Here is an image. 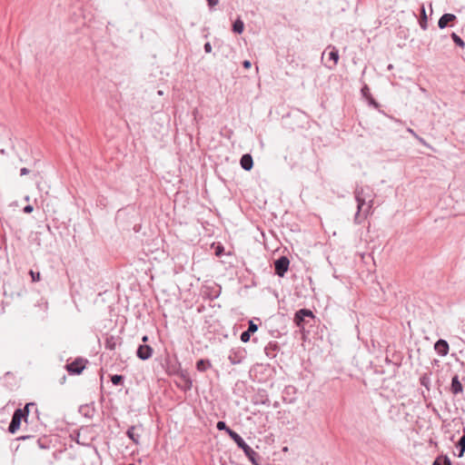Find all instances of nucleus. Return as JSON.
Wrapping results in <instances>:
<instances>
[{
    "label": "nucleus",
    "mask_w": 465,
    "mask_h": 465,
    "mask_svg": "<svg viewBox=\"0 0 465 465\" xmlns=\"http://www.w3.org/2000/svg\"><path fill=\"white\" fill-rule=\"evenodd\" d=\"M257 330L258 325L252 320H250L248 322V329L241 334V341L242 342H248L251 339V335L256 332Z\"/></svg>",
    "instance_id": "10"
},
{
    "label": "nucleus",
    "mask_w": 465,
    "mask_h": 465,
    "mask_svg": "<svg viewBox=\"0 0 465 465\" xmlns=\"http://www.w3.org/2000/svg\"><path fill=\"white\" fill-rule=\"evenodd\" d=\"M29 170L25 167H23L20 169V175L23 176V175H26L29 173Z\"/></svg>",
    "instance_id": "41"
},
{
    "label": "nucleus",
    "mask_w": 465,
    "mask_h": 465,
    "mask_svg": "<svg viewBox=\"0 0 465 465\" xmlns=\"http://www.w3.org/2000/svg\"><path fill=\"white\" fill-rule=\"evenodd\" d=\"M2 144H0V154L5 153V147H13L11 141V133L8 130H4L2 134Z\"/></svg>",
    "instance_id": "11"
},
{
    "label": "nucleus",
    "mask_w": 465,
    "mask_h": 465,
    "mask_svg": "<svg viewBox=\"0 0 465 465\" xmlns=\"http://www.w3.org/2000/svg\"><path fill=\"white\" fill-rule=\"evenodd\" d=\"M434 349L440 356H446L449 353L450 347L445 340L440 339L435 342Z\"/></svg>",
    "instance_id": "12"
},
{
    "label": "nucleus",
    "mask_w": 465,
    "mask_h": 465,
    "mask_svg": "<svg viewBox=\"0 0 465 465\" xmlns=\"http://www.w3.org/2000/svg\"><path fill=\"white\" fill-rule=\"evenodd\" d=\"M31 407H35V403L29 402L26 403L24 409H16L12 416L11 422L8 426V431L12 434H15L20 428L22 420L27 422L29 409Z\"/></svg>",
    "instance_id": "2"
},
{
    "label": "nucleus",
    "mask_w": 465,
    "mask_h": 465,
    "mask_svg": "<svg viewBox=\"0 0 465 465\" xmlns=\"http://www.w3.org/2000/svg\"><path fill=\"white\" fill-rule=\"evenodd\" d=\"M450 391L455 395L463 391V385L461 384L458 375H454L451 379Z\"/></svg>",
    "instance_id": "13"
},
{
    "label": "nucleus",
    "mask_w": 465,
    "mask_h": 465,
    "mask_svg": "<svg viewBox=\"0 0 465 465\" xmlns=\"http://www.w3.org/2000/svg\"><path fill=\"white\" fill-rule=\"evenodd\" d=\"M297 389L293 385L285 386L282 391V401L285 403H293L296 401Z\"/></svg>",
    "instance_id": "8"
},
{
    "label": "nucleus",
    "mask_w": 465,
    "mask_h": 465,
    "mask_svg": "<svg viewBox=\"0 0 465 465\" xmlns=\"http://www.w3.org/2000/svg\"><path fill=\"white\" fill-rule=\"evenodd\" d=\"M212 367L209 360L201 359L196 362V369L198 371L203 372Z\"/></svg>",
    "instance_id": "21"
},
{
    "label": "nucleus",
    "mask_w": 465,
    "mask_h": 465,
    "mask_svg": "<svg viewBox=\"0 0 465 465\" xmlns=\"http://www.w3.org/2000/svg\"><path fill=\"white\" fill-rule=\"evenodd\" d=\"M242 66L245 68V69H250L251 66H252V63L249 61V60H245L243 61L242 63Z\"/></svg>",
    "instance_id": "39"
},
{
    "label": "nucleus",
    "mask_w": 465,
    "mask_h": 465,
    "mask_svg": "<svg viewBox=\"0 0 465 465\" xmlns=\"http://www.w3.org/2000/svg\"><path fill=\"white\" fill-rule=\"evenodd\" d=\"M153 352V350L150 345L140 344L136 351V356L142 361H146L152 357Z\"/></svg>",
    "instance_id": "9"
},
{
    "label": "nucleus",
    "mask_w": 465,
    "mask_h": 465,
    "mask_svg": "<svg viewBox=\"0 0 465 465\" xmlns=\"http://www.w3.org/2000/svg\"><path fill=\"white\" fill-rule=\"evenodd\" d=\"M87 362V360H84L83 358H76L71 363H67L65 365V369L71 375H79L85 369V364Z\"/></svg>",
    "instance_id": "6"
},
{
    "label": "nucleus",
    "mask_w": 465,
    "mask_h": 465,
    "mask_svg": "<svg viewBox=\"0 0 465 465\" xmlns=\"http://www.w3.org/2000/svg\"><path fill=\"white\" fill-rule=\"evenodd\" d=\"M416 139H417V140H418L421 144H424V145H426V144H427V143H426V142H425V140H424L422 137L419 136V138H416Z\"/></svg>",
    "instance_id": "43"
},
{
    "label": "nucleus",
    "mask_w": 465,
    "mask_h": 465,
    "mask_svg": "<svg viewBox=\"0 0 465 465\" xmlns=\"http://www.w3.org/2000/svg\"><path fill=\"white\" fill-rule=\"evenodd\" d=\"M246 357V351L242 348H233L230 351L228 360L232 365L240 364Z\"/></svg>",
    "instance_id": "7"
},
{
    "label": "nucleus",
    "mask_w": 465,
    "mask_h": 465,
    "mask_svg": "<svg viewBox=\"0 0 465 465\" xmlns=\"http://www.w3.org/2000/svg\"><path fill=\"white\" fill-rule=\"evenodd\" d=\"M457 448L459 449V457H462L465 452V434L459 440Z\"/></svg>",
    "instance_id": "27"
},
{
    "label": "nucleus",
    "mask_w": 465,
    "mask_h": 465,
    "mask_svg": "<svg viewBox=\"0 0 465 465\" xmlns=\"http://www.w3.org/2000/svg\"><path fill=\"white\" fill-rule=\"evenodd\" d=\"M158 94L162 95L163 94V91H158Z\"/></svg>",
    "instance_id": "46"
},
{
    "label": "nucleus",
    "mask_w": 465,
    "mask_h": 465,
    "mask_svg": "<svg viewBox=\"0 0 465 465\" xmlns=\"http://www.w3.org/2000/svg\"><path fill=\"white\" fill-rule=\"evenodd\" d=\"M137 430L136 426H131L126 431V434L130 440H133L134 444H139L140 440V434L136 433L135 430Z\"/></svg>",
    "instance_id": "18"
},
{
    "label": "nucleus",
    "mask_w": 465,
    "mask_h": 465,
    "mask_svg": "<svg viewBox=\"0 0 465 465\" xmlns=\"http://www.w3.org/2000/svg\"><path fill=\"white\" fill-rule=\"evenodd\" d=\"M241 167L245 171L252 170L253 166V160L251 154L245 153L241 157L240 160Z\"/></svg>",
    "instance_id": "14"
},
{
    "label": "nucleus",
    "mask_w": 465,
    "mask_h": 465,
    "mask_svg": "<svg viewBox=\"0 0 465 465\" xmlns=\"http://www.w3.org/2000/svg\"><path fill=\"white\" fill-rule=\"evenodd\" d=\"M451 38L453 42L460 47H464L465 43L464 41L455 33L451 34Z\"/></svg>",
    "instance_id": "29"
},
{
    "label": "nucleus",
    "mask_w": 465,
    "mask_h": 465,
    "mask_svg": "<svg viewBox=\"0 0 465 465\" xmlns=\"http://www.w3.org/2000/svg\"><path fill=\"white\" fill-rule=\"evenodd\" d=\"M111 381L114 385H123L124 381V376L121 374H114L111 376Z\"/></svg>",
    "instance_id": "26"
},
{
    "label": "nucleus",
    "mask_w": 465,
    "mask_h": 465,
    "mask_svg": "<svg viewBox=\"0 0 465 465\" xmlns=\"http://www.w3.org/2000/svg\"><path fill=\"white\" fill-rule=\"evenodd\" d=\"M192 386H193V381H192L191 378L184 381V390L185 391L191 390Z\"/></svg>",
    "instance_id": "33"
},
{
    "label": "nucleus",
    "mask_w": 465,
    "mask_h": 465,
    "mask_svg": "<svg viewBox=\"0 0 465 465\" xmlns=\"http://www.w3.org/2000/svg\"><path fill=\"white\" fill-rule=\"evenodd\" d=\"M278 349L279 345L277 342H270L264 349L265 354L271 359L275 358Z\"/></svg>",
    "instance_id": "17"
},
{
    "label": "nucleus",
    "mask_w": 465,
    "mask_h": 465,
    "mask_svg": "<svg viewBox=\"0 0 465 465\" xmlns=\"http://www.w3.org/2000/svg\"><path fill=\"white\" fill-rule=\"evenodd\" d=\"M374 193L366 186H357L354 191V198L357 202V212L354 215V223L361 224L373 213Z\"/></svg>",
    "instance_id": "1"
},
{
    "label": "nucleus",
    "mask_w": 465,
    "mask_h": 465,
    "mask_svg": "<svg viewBox=\"0 0 465 465\" xmlns=\"http://www.w3.org/2000/svg\"><path fill=\"white\" fill-rule=\"evenodd\" d=\"M324 56H327L325 66L330 70L334 69L340 58L338 49L335 46L329 45L322 53V58L323 59Z\"/></svg>",
    "instance_id": "5"
},
{
    "label": "nucleus",
    "mask_w": 465,
    "mask_h": 465,
    "mask_svg": "<svg viewBox=\"0 0 465 465\" xmlns=\"http://www.w3.org/2000/svg\"><path fill=\"white\" fill-rule=\"evenodd\" d=\"M361 93L362 97H364L365 99H368V97L371 94V90L366 84L361 87Z\"/></svg>",
    "instance_id": "30"
},
{
    "label": "nucleus",
    "mask_w": 465,
    "mask_h": 465,
    "mask_svg": "<svg viewBox=\"0 0 465 465\" xmlns=\"http://www.w3.org/2000/svg\"><path fill=\"white\" fill-rule=\"evenodd\" d=\"M273 262H290V261H289V259L286 256H281L278 259L274 260Z\"/></svg>",
    "instance_id": "42"
},
{
    "label": "nucleus",
    "mask_w": 465,
    "mask_h": 465,
    "mask_svg": "<svg viewBox=\"0 0 465 465\" xmlns=\"http://www.w3.org/2000/svg\"><path fill=\"white\" fill-rule=\"evenodd\" d=\"M289 264L290 263H274V265H275V274H277L279 277H283L284 274L289 270Z\"/></svg>",
    "instance_id": "20"
},
{
    "label": "nucleus",
    "mask_w": 465,
    "mask_h": 465,
    "mask_svg": "<svg viewBox=\"0 0 465 465\" xmlns=\"http://www.w3.org/2000/svg\"><path fill=\"white\" fill-rule=\"evenodd\" d=\"M206 1H207L208 5L210 7L215 6L218 4V2H219V0H206Z\"/></svg>",
    "instance_id": "38"
},
{
    "label": "nucleus",
    "mask_w": 465,
    "mask_h": 465,
    "mask_svg": "<svg viewBox=\"0 0 465 465\" xmlns=\"http://www.w3.org/2000/svg\"><path fill=\"white\" fill-rule=\"evenodd\" d=\"M142 341H143V342H146V341H148V336H147V335L143 336V338H142Z\"/></svg>",
    "instance_id": "44"
},
{
    "label": "nucleus",
    "mask_w": 465,
    "mask_h": 465,
    "mask_svg": "<svg viewBox=\"0 0 465 465\" xmlns=\"http://www.w3.org/2000/svg\"><path fill=\"white\" fill-rule=\"evenodd\" d=\"M244 30V24L243 22L238 18L234 21L232 25V31L236 34H242Z\"/></svg>",
    "instance_id": "24"
},
{
    "label": "nucleus",
    "mask_w": 465,
    "mask_h": 465,
    "mask_svg": "<svg viewBox=\"0 0 465 465\" xmlns=\"http://www.w3.org/2000/svg\"><path fill=\"white\" fill-rule=\"evenodd\" d=\"M212 248L214 250V253L218 257H221L224 253V247L220 243H218L217 245L213 243L212 245Z\"/></svg>",
    "instance_id": "28"
},
{
    "label": "nucleus",
    "mask_w": 465,
    "mask_h": 465,
    "mask_svg": "<svg viewBox=\"0 0 465 465\" xmlns=\"http://www.w3.org/2000/svg\"><path fill=\"white\" fill-rule=\"evenodd\" d=\"M216 428L218 430H224L231 439H232V436H235L237 434V432H235L234 430H232V429H230L225 421H223V420H219L217 423H216Z\"/></svg>",
    "instance_id": "19"
},
{
    "label": "nucleus",
    "mask_w": 465,
    "mask_h": 465,
    "mask_svg": "<svg viewBox=\"0 0 465 465\" xmlns=\"http://www.w3.org/2000/svg\"><path fill=\"white\" fill-rule=\"evenodd\" d=\"M33 210H34V207L30 204L25 206L23 209L24 213H30L33 212Z\"/></svg>",
    "instance_id": "37"
},
{
    "label": "nucleus",
    "mask_w": 465,
    "mask_h": 465,
    "mask_svg": "<svg viewBox=\"0 0 465 465\" xmlns=\"http://www.w3.org/2000/svg\"><path fill=\"white\" fill-rule=\"evenodd\" d=\"M117 341H118V338H116L114 336L107 337L105 339V342H104L105 348L108 350H111V351L114 350L117 345Z\"/></svg>",
    "instance_id": "22"
},
{
    "label": "nucleus",
    "mask_w": 465,
    "mask_h": 465,
    "mask_svg": "<svg viewBox=\"0 0 465 465\" xmlns=\"http://www.w3.org/2000/svg\"><path fill=\"white\" fill-rule=\"evenodd\" d=\"M315 316L313 312L309 309H301L294 314L293 322L297 327L301 330H304L306 325L312 326Z\"/></svg>",
    "instance_id": "4"
},
{
    "label": "nucleus",
    "mask_w": 465,
    "mask_h": 465,
    "mask_svg": "<svg viewBox=\"0 0 465 465\" xmlns=\"http://www.w3.org/2000/svg\"><path fill=\"white\" fill-rule=\"evenodd\" d=\"M430 377H431V371H429L427 372H424L420 377V383L425 387L427 391H430Z\"/></svg>",
    "instance_id": "16"
},
{
    "label": "nucleus",
    "mask_w": 465,
    "mask_h": 465,
    "mask_svg": "<svg viewBox=\"0 0 465 465\" xmlns=\"http://www.w3.org/2000/svg\"><path fill=\"white\" fill-rule=\"evenodd\" d=\"M183 270V265H181V264L175 265L173 268V272L175 275H178Z\"/></svg>",
    "instance_id": "34"
},
{
    "label": "nucleus",
    "mask_w": 465,
    "mask_h": 465,
    "mask_svg": "<svg viewBox=\"0 0 465 465\" xmlns=\"http://www.w3.org/2000/svg\"><path fill=\"white\" fill-rule=\"evenodd\" d=\"M128 465H134V463L128 464Z\"/></svg>",
    "instance_id": "47"
},
{
    "label": "nucleus",
    "mask_w": 465,
    "mask_h": 465,
    "mask_svg": "<svg viewBox=\"0 0 465 465\" xmlns=\"http://www.w3.org/2000/svg\"><path fill=\"white\" fill-rule=\"evenodd\" d=\"M180 377L183 379V381L190 379L189 373L186 371H182L180 373Z\"/></svg>",
    "instance_id": "35"
},
{
    "label": "nucleus",
    "mask_w": 465,
    "mask_h": 465,
    "mask_svg": "<svg viewBox=\"0 0 465 465\" xmlns=\"http://www.w3.org/2000/svg\"><path fill=\"white\" fill-rule=\"evenodd\" d=\"M232 440L236 443L237 447L244 452L252 465H261L258 461L260 459L259 454L254 451L238 433L232 436Z\"/></svg>",
    "instance_id": "3"
},
{
    "label": "nucleus",
    "mask_w": 465,
    "mask_h": 465,
    "mask_svg": "<svg viewBox=\"0 0 465 465\" xmlns=\"http://www.w3.org/2000/svg\"><path fill=\"white\" fill-rule=\"evenodd\" d=\"M29 274H30V275H31V277H32V282H38V281H40V272H34L33 270H30V271H29Z\"/></svg>",
    "instance_id": "31"
},
{
    "label": "nucleus",
    "mask_w": 465,
    "mask_h": 465,
    "mask_svg": "<svg viewBox=\"0 0 465 465\" xmlns=\"http://www.w3.org/2000/svg\"><path fill=\"white\" fill-rule=\"evenodd\" d=\"M366 100L368 101L370 105H372L375 108H377L379 106V104L376 102V100L372 97L371 94Z\"/></svg>",
    "instance_id": "32"
},
{
    "label": "nucleus",
    "mask_w": 465,
    "mask_h": 465,
    "mask_svg": "<svg viewBox=\"0 0 465 465\" xmlns=\"http://www.w3.org/2000/svg\"><path fill=\"white\" fill-rule=\"evenodd\" d=\"M432 465H452L450 460L447 456H439L435 459Z\"/></svg>",
    "instance_id": "25"
},
{
    "label": "nucleus",
    "mask_w": 465,
    "mask_h": 465,
    "mask_svg": "<svg viewBox=\"0 0 465 465\" xmlns=\"http://www.w3.org/2000/svg\"><path fill=\"white\" fill-rule=\"evenodd\" d=\"M407 132L411 134L414 138H419V135L415 133V131L410 127L407 128Z\"/></svg>",
    "instance_id": "40"
},
{
    "label": "nucleus",
    "mask_w": 465,
    "mask_h": 465,
    "mask_svg": "<svg viewBox=\"0 0 465 465\" xmlns=\"http://www.w3.org/2000/svg\"><path fill=\"white\" fill-rule=\"evenodd\" d=\"M203 49H204L205 53H207V54L211 53L212 49H213L211 43H209V42L205 43Z\"/></svg>",
    "instance_id": "36"
},
{
    "label": "nucleus",
    "mask_w": 465,
    "mask_h": 465,
    "mask_svg": "<svg viewBox=\"0 0 465 465\" xmlns=\"http://www.w3.org/2000/svg\"><path fill=\"white\" fill-rule=\"evenodd\" d=\"M427 19L428 18H427L425 7L422 5L420 8V25L421 29H423V30H426L428 27Z\"/></svg>",
    "instance_id": "23"
},
{
    "label": "nucleus",
    "mask_w": 465,
    "mask_h": 465,
    "mask_svg": "<svg viewBox=\"0 0 465 465\" xmlns=\"http://www.w3.org/2000/svg\"><path fill=\"white\" fill-rule=\"evenodd\" d=\"M456 15H453V14H444L443 15L440 16V18L439 19L438 21V26L440 28V29H443L445 28L449 23L456 20Z\"/></svg>",
    "instance_id": "15"
},
{
    "label": "nucleus",
    "mask_w": 465,
    "mask_h": 465,
    "mask_svg": "<svg viewBox=\"0 0 465 465\" xmlns=\"http://www.w3.org/2000/svg\"><path fill=\"white\" fill-rule=\"evenodd\" d=\"M29 438H30V436L26 435V436H21V437H19V438H18V440H25L29 439Z\"/></svg>",
    "instance_id": "45"
}]
</instances>
